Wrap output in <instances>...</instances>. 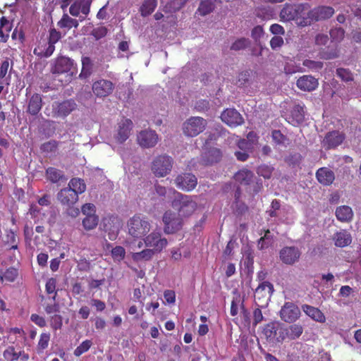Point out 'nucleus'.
I'll list each match as a JSON object with an SVG mask.
<instances>
[{"label":"nucleus","instance_id":"obj_37","mask_svg":"<svg viewBox=\"0 0 361 361\" xmlns=\"http://www.w3.org/2000/svg\"><path fill=\"white\" fill-rule=\"evenodd\" d=\"M222 157L221 151L218 148H211L205 152L206 162L208 164L219 162Z\"/></svg>","mask_w":361,"mask_h":361},{"label":"nucleus","instance_id":"obj_11","mask_svg":"<svg viewBox=\"0 0 361 361\" xmlns=\"http://www.w3.org/2000/svg\"><path fill=\"white\" fill-rule=\"evenodd\" d=\"M175 183L178 189L183 191H192L197 185L196 176L190 173H184L177 176Z\"/></svg>","mask_w":361,"mask_h":361},{"label":"nucleus","instance_id":"obj_26","mask_svg":"<svg viewBox=\"0 0 361 361\" xmlns=\"http://www.w3.org/2000/svg\"><path fill=\"white\" fill-rule=\"evenodd\" d=\"M316 177L319 183L323 185H330L335 179L333 171L326 167L319 168L316 172Z\"/></svg>","mask_w":361,"mask_h":361},{"label":"nucleus","instance_id":"obj_60","mask_svg":"<svg viewBox=\"0 0 361 361\" xmlns=\"http://www.w3.org/2000/svg\"><path fill=\"white\" fill-rule=\"evenodd\" d=\"M126 251L121 246H116L111 250V255L114 259L121 261L125 257Z\"/></svg>","mask_w":361,"mask_h":361},{"label":"nucleus","instance_id":"obj_33","mask_svg":"<svg viewBox=\"0 0 361 361\" xmlns=\"http://www.w3.org/2000/svg\"><path fill=\"white\" fill-rule=\"evenodd\" d=\"M156 253L151 249L146 248L137 252H133L131 255L132 259L135 262H147L151 260Z\"/></svg>","mask_w":361,"mask_h":361},{"label":"nucleus","instance_id":"obj_22","mask_svg":"<svg viewBox=\"0 0 361 361\" xmlns=\"http://www.w3.org/2000/svg\"><path fill=\"white\" fill-rule=\"evenodd\" d=\"M297 87L305 92H312L317 89L319 82L317 78L310 75H305L300 77L296 81Z\"/></svg>","mask_w":361,"mask_h":361},{"label":"nucleus","instance_id":"obj_62","mask_svg":"<svg viewBox=\"0 0 361 361\" xmlns=\"http://www.w3.org/2000/svg\"><path fill=\"white\" fill-rule=\"evenodd\" d=\"M106 34L107 29L104 26H99L92 30V35H93L97 39L104 37Z\"/></svg>","mask_w":361,"mask_h":361},{"label":"nucleus","instance_id":"obj_38","mask_svg":"<svg viewBox=\"0 0 361 361\" xmlns=\"http://www.w3.org/2000/svg\"><path fill=\"white\" fill-rule=\"evenodd\" d=\"M57 25L60 28L70 30L72 27H77L78 23L76 19L71 18L68 14H63L61 19L58 22Z\"/></svg>","mask_w":361,"mask_h":361},{"label":"nucleus","instance_id":"obj_9","mask_svg":"<svg viewBox=\"0 0 361 361\" xmlns=\"http://www.w3.org/2000/svg\"><path fill=\"white\" fill-rule=\"evenodd\" d=\"M54 74L68 73L69 79L75 74L73 61L66 56L58 57L54 67L51 69Z\"/></svg>","mask_w":361,"mask_h":361},{"label":"nucleus","instance_id":"obj_12","mask_svg":"<svg viewBox=\"0 0 361 361\" xmlns=\"http://www.w3.org/2000/svg\"><path fill=\"white\" fill-rule=\"evenodd\" d=\"M300 315L299 307L293 302H286L280 310L281 319L288 323L295 322Z\"/></svg>","mask_w":361,"mask_h":361},{"label":"nucleus","instance_id":"obj_58","mask_svg":"<svg viewBox=\"0 0 361 361\" xmlns=\"http://www.w3.org/2000/svg\"><path fill=\"white\" fill-rule=\"evenodd\" d=\"M90 348V340H85L75 348L74 350V355L77 357H79L84 353L87 352Z\"/></svg>","mask_w":361,"mask_h":361},{"label":"nucleus","instance_id":"obj_32","mask_svg":"<svg viewBox=\"0 0 361 361\" xmlns=\"http://www.w3.org/2000/svg\"><path fill=\"white\" fill-rule=\"evenodd\" d=\"M336 216L341 222H350L353 219V212L349 206H340L336 209Z\"/></svg>","mask_w":361,"mask_h":361},{"label":"nucleus","instance_id":"obj_54","mask_svg":"<svg viewBox=\"0 0 361 361\" xmlns=\"http://www.w3.org/2000/svg\"><path fill=\"white\" fill-rule=\"evenodd\" d=\"M330 36L332 41L339 42L343 38L345 35V31L341 27H335L330 30Z\"/></svg>","mask_w":361,"mask_h":361},{"label":"nucleus","instance_id":"obj_27","mask_svg":"<svg viewBox=\"0 0 361 361\" xmlns=\"http://www.w3.org/2000/svg\"><path fill=\"white\" fill-rule=\"evenodd\" d=\"M115 219L114 216L104 217L100 224V228L105 232H109V238L111 240L116 239L117 235V232H115L117 229L115 226Z\"/></svg>","mask_w":361,"mask_h":361},{"label":"nucleus","instance_id":"obj_55","mask_svg":"<svg viewBox=\"0 0 361 361\" xmlns=\"http://www.w3.org/2000/svg\"><path fill=\"white\" fill-rule=\"evenodd\" d=\"M56 280L54 278H50L47 280L46 285H45V290L47 294H52L54 293V296L52 297V299L55 300L56 297Z\"/></svg>","mask_w":361,"mask_h":361},{"label":"nucleus","instance_id":"obj_48","mask_svg":"<svg viewBox=\"0 0 361 361\" xmlns=\"http://www.w3.org/2000/svg\"><path fill=\"white\" fill-rule=\"evenodd\" d=\"M82 71L79 76L80 78H87L90 75V57H82Z\"/></svg>","mask_w":361,"mask_h":361},{"label":"nucleus","instance_id":"obj_47","mask_svg":"<svg viewBox=\"0 0 361 361\" xmlns=\"http://www.w3.org/2000/svg\"><path fill=\"white\" fill-rule=\"evenodd\" d=\"M82 212L86 215L82 220V226L86 231L90 230V203H86L82 207Z\"/></svg>","mask_w":361,"mask_h":361},{"label":"nucleus","instance_id":"obj_4","mask_svg":"<svg viewBox=\"0 0 361 361\" xmlns=\"http://www.w3.org/2000/svg\"><path fill=\"white\" fill-rule=\"evenodd\" d=\"M173 164V160L171 157L161 154L154 158L152 162L151 169L155 176L161 178L171 172Z\"/></svg>","mask_w":361,"mask_h":361},{"label":"nucleus","instance_id":"obj_39","mask_svg":"<svg viewBox=\"0 0 361 361\" xmlns=\"http://www.w3.org/2000/svg\"><path fill=\"white\" fill-rule=\"evenodd\" d=\"M68 188L76 192L77 195H79L85 192L86 185L83 180L73 178L69 181Z\"/></svg>","mask_w":361,"mask_h":361},{"label":"nucleus","instance_id":"obj_59","mask_svg":"<svg viewBox=\"0 0 361 361\" xmlns=\"http://www.w3.org/2000/svg\"><path fill=\"white\" fill-rule=\"evenodd\" d=\"M6 240L7 243L12 244L11 249L16 250L18 248V238L13 231L8 230L6 231Z\"/></svg>","mask_w":361,"mask_h":361},{"label":"nucleus","instance_id":"obj_6","mask_svg":"<svg viewBox=\"0 0 361 361\" xmlns=\"http://www.w3.org/2000/svg\"><path fill=\"white\" fill-rule=\"evenodd\" d=\"M143 242L147 247H149L155 253H160L168 245L167 239L162 237L159 231H153L147 234L143 238Z\"/></svg>","mask_w":361,"mask_h":361},{"label":"nucleus","instance_id":"obj_51","mask_svg":"<svg viewBox=\"0 0 361 361\" xmlns=\"http://www.w3.org/2000/svg\"><path fill=\"white\" fill-rule=\"evenodd\" d=\"M336 75L344 82H350L353 80V75L348 69L339 68L336 69Z\"/></svg>","mask_w":361,"mask_h":361},{"label":"nucleus","instance_id":"obj_36","mask_svg":"<svg viewBox=\"0 0 361 361\" xmlns=\"http://www.w3.org/2000/svg\"><path fill=\"white\" fill-rule=\"evenodd\" d=\"M18 276V269L11 267L6 269L4 271H0V280L7 282H14Z\"/></svg>","mask_w":361,"mask_h":361},{"label":"nucleus","instance_id":"obj_19","mask_svg":"<svg viewBox=\"0 0 361 361\" xmlns=\"http://www.w3.org/2000/svg\"><path fill=\"white\" fill-rule=\"evenodd\" d=\"M57 199L62 205L71 207L78 200V195L67 187L58 192Z\"/></svg>","mask_w":361,"mask_h":361},{"label":"nucleus","instance_id":"obj_17","mask_svg":"<svg viewBox=\"0 0 361 361\" xmlns=\"http://www.w3.org/2000/svg\"><path fill=\"white\" fill-rule=\"evenodd\" d=\"M334 13L331 6H319L310 11L311 24L314 22L325 20L330 18Z\"/></svg>","mask_w":361,"mask_h":361},{"label":"nucleus","instance_id":"obj_42","mask_svg":"<svg viewBox=\"0 0 361 361\" xmlns=\"http://www.w3.org/2000/svg\"><path fill=\"white\" fill-rule=\"evenodd\" d=\"M273 235H271L270 231H265L264 236L261 237L257 242V247L259 250L268 248L273 243Z\"/></svg>","mask_w":361,"mask_h":361},{"label":"nucleus","instance_id":"obj_21","mask_svg":"<svg viewBox=\"0 0 361 361\" xmlns=\"http://www.w3.org/2000/svg\"><path fill=\"white\" fill-rule=\"evenodd\" d=\"M305 105L297 104H295L290 111V114L286 116V120L291 125L295 126L302 123L305 120Z\"/></svg>","mask_w":361,"mask_h":361},{"label":"nucleus","instance_id":"obj_16","mask_svg":"<svg viewBox=\"0 0 361 361\" xmlns=\"http://www.w3.org/2000/svg\"><path fill=\"white\" fill-rule=\"evenodd\" d=\"M114 89V83L108 80L101 79L92 84V91L98 97L109 96L112 93Z\"/></svg>","mask_w":361,"mask_h":361},{"label":"nucleus","instance_id":"obj_34","mask_svg":"<svg viewBox=\"0 0 361 361\" xmlns=\"http://www.w3.org/2000/svg\"><path fill=\"white\" fill-rule=\"evenodd\" d=\"M12 29V25L5 16L0 18V38L1 42H6L9 37V32Z\"/></svg>","mask_w":361,"mask_h":361},{"label":"nucleus","instance_id":"obj_23","mask_svg":"<svg viewBox=\"0 0 361 361\" xmlns=\"http://www.w3.org/2000/svg\"><path fill=\"white\" fill-rule=\"evenodd\" d=\"M45 178L47 181L57 185L65 183L68 180L63 171L52 166L46 169Z\"/></svg>","mask_w":361,"mask_h":361},{"label":"nucleus","instance_id":"obj_10","mask_svg":"<svg viewBox=\"0 0 361 361\" xmlns=\"http://www.w3.org/2000/svg\"><path fill=\"white\" fill-rule=\"evenodd\" d=\"M76 104L73 99L55 102L52 104V116L56 118H65L76 109Z\"/></svg>","mask_w":361,"mask_h":361},{"label":"nucleus","instance_id":"obj_7","mask_svg":"<svg viewBox=\"0 0 361 361\" xmlns=\"http://www.w3.org/2000/svg\"><path fill=\"white\" fill-rule=\"evenodd\" d=\"M61 38V32L57 31L55 28H51L49 30L47 47L45 49H42L39 47L35 48L33 51L34 54L40 57H49L55 50V44L58 42Z\"/></svg>","mask_w":361,"mask_h":361},{"label":"nucleus","instance_id":"obj_63","mask_svg":"<svg viewBox=\"0 0 361 361\" xmlns=\"http://www.w3.org/2000/svg\"><path fill=\"white\" fill-rule=\"evenodd\" d=\"M250 73L249 71H243L239 73L238 82L239 86L245 85L249 80Z\"/></svg>","mask_w":361,"mask_h":361},{"label":"nucleus","instance_id":"obj_20","mask_svg":"<svg viewBox=\"0 0 361 361\" xmlns=\"http://www.w3.org/2000/svg\"><path fill=\"white\" fill-rule=\"evenodd\" d=\"M280 259L286 264H293L300 257V250L295 247H285L279 252Z\"/></svg>","mask_w":361,"mask_h":361},{"label":"nucleus","instance_id":"obj_24","mask_svg":"<svg viewBox=\"0 0 361 361\" xmlns=\"http://www.w3.org/2000/svg\"><path fill=\"white\" fill-rule=\"evenodd\" d=\"M133 127V122L129 118H123L118 123V133L116 137V140L120 142H124L128 137Z\"/></svg>","mask_w":361,"mask_h":361},{"label":"nucleus","instance_id":"obj_8","mask_svg":"<svg viewBox=\"0 0 361 361\" xmlns=\"http://www.w3.org/2000/svg\"><path fill=\"white\" fill-rule=\"evenodd\" d=\"M313 355V348L300 342L294 343L290 352V356L295 361H310Z\"/></svg>","mask_w":361,"mask_h":361},{"label":"nucleus","instance_id":"obj_41","mask_svg":"<svg viewBox=\"0 0 361 361\" xmlns=\"http://www.w3.org/2000/svg\"><path fill=\"white\" fill-rule=\"evenodd\" d=\"M274 290V289L272 283H271L269 281H262L259 284L258 287L256 288L255 293L256 294H259L260 293H262V295L263 297H265L267 295L271 296Z\"/></svg>","mask_w":361,"mask_h":361},{"label":"nucleus","instance_id":"obj_30","mask_svg":"<svg viewBox=\"0 0 361 361\" xmlns=\"http://www.w3.org/2000/svg\"><path fill=\"white\" fill-rule=\"evenodd\" d=\"M254 173L247 169H243L236 172L234 179L240 185H248L253 182Z\"/></svg>","mask_w":361,"mask_h":361},{"label":"nucleus","instance_id":"obj_45","mask_svg":"<svg viewBox=\"0 0 361 361\" xmlns=\"http://www.w3.org/2000/svg\"><path fill=\"white\" fill-rule=\"evenodd\" d=\"M51 335L49 333H42L40 334L39 340L37 346L38 353H43L44 350L47 348L50 341Z\"/></svg>","mask_w":361,"mask_h":361},{"label":"nucleus","instance_id":"obj_49","mask_svg":"<svg viewBox=\"0 0 361 361\" xmlns=\"http://www.w3.org/2000/svg\"><path fill=\"white\" fill-rule=\"evenodd\" d=\"M49 321L53 330L56 331L61 329L63 324V318L60 314H55L50 316Z\"/></svg>","mask_w":361,"mask_h":361},{"label":"nucleus","instance_id":"obj_5","mask_svg":"<svg viewBox=\"0 0 361 361\" xmlns=\"http://www.w3.org/2000/svg\"><path fill=\"white\" fill-rule=\"evenodd\" d=\"M207 122L200 116H192L183 126V133L188 137H195L204 131Z\"/></svg>","mask_w":361,"mask_h":361},{"label":"nucleus","instance_id":"obj_14","mask_svg":"<svg viewBox=\"0 0 361 361\" xmlns=\"http://www.w3.org/2000/svg\"><path fill=\"white\" fill-rule=\"evenodd\" d=\"M310 5L308 3L297 4L295 11V20L294 21L300 27H306L311 25Z\"/></svg>","mask_w":361,"mask_h":361},{"label":"nucleus","instance_id":"obj_64","mask_svg":"<svg viewBox=\"0 0 361 361\" xmlns=\"http://www.w3.org/2000/svg\"><path fill=\"white\" fill-rule=\"evenodd\" d=\"M283 44V39L281 36H274L270 40V46L272 49H276Z\"/></svg>","mask_w":361,"mask_h":361},{"label":"nucleus","instance_id":"obj_46","mask_svg":"<svg viewBox=\"0 0 361 361\" xmlns=\"http://www.w3.org/2000/svg\"><path fill=\"white\" fill-rule=\"evenodd\" d=\"M214 9V2L211 0H204L201 1L198 8V11L201 16H206L212 12Z\"/></svg>","mask_w":361,"mask_h":361},{"label":"nucleus","instance_id":"obj_2","mask_svg":"<svg viewBox=\"0 0 361 361\" xmlns=\"http://www.w3.org/2000/svg\"><path fill=\"white\" fill-rule=\"evenodd\" d=\"M173 208L183 218L190 217L197 209V203L192 196L177 192L171 202Z\"/></svg>","mask_w":361,"mask_h":361},{"label":"nucleus","instance_id":"obj_61","mask_svg":"<svg viewBox=\"0 0 361 361\" xmlns=\"http://www.w3.org/2000/svg\"><path fill=\"white\" fill-rule=\"evenodd\" d=\"M243 301L239 297L234 298L231 301L230 313L232 316H236L238 314L239 305Z\"/></svg>","mask_w":361,"mask_h":361},{"label":"nucleus","instance_id":"obj_31","mask_svg":"<svg viewBox=\"0 0 361 361\" xmlns=\"http://www.w3.org/2000/svg\"><path fill=\"white\" fill-rule=\"evenodd\" d=\"M302 309L303 312L313 320L320 323L325 322L326 317L319 309L309 305H302Z\"/></svg>","mask_w":361,"mask_h":361},{"label":"nucleus","instance_id":"obj_3","mask_svg":"<svg viewBox=\"0 0 361 361\" xmlns=\"http://www.w3.org/2000/svg\"><path fill=\"white\" fill-rule=\"evenodd\" d=\"M164 232L166 234H173L181 230L184 224L183 218L171 209L165 211L162 216Z\"/></svg>","mask_w":361,"mask_h":361},{"label":"nucleus","instance_id":"obj_53","mask_svg":"<svg viewBox=\"0 0 361 361\" xmlns=\"http://www.w3.org/2000/svg\"><path fill=\"white\" fill-rule=\"evenodd\" d=\"M188 0H171L166 6L171 12L179 11Z\"/></svg>","mask_w":361,"mask_h":361},{"label":"nucleus","instance_id":"obj_25","mask_svg":"<svg viewBox=\"0 0 361 361\" xmlns=\"http://www.w3.org/2000/svg\"><path fill=\"white\" fill-rule=\"evenodd\" d=\"M42 105L41 94L34 93L28 99L27 113L32 116H37L40 112Z\"/></svg>","mask_w":361,"mask_h":361},{"label":"nucleus","instance_id":"obj_44","mask_svg":"<svg viewBox=\"0 0 361 361\" xmlns=\"http://www.w3.org/2000/svg\"><path fill=\"white\" fill-rule=\"evenodd\" d=\"M277 326L273 324H267L263 330V334L269 341H274L277 335Z\"/></svg>","mask_w":361,"mask_h":361},{"label":"nucleus","instance_id":"obj_43","mask_svg":"<svg viewBox=\"0 0 361 361\" xmlns=\"http://www.w3.org/2000/svg\"><path fill=\"white\" fill-rule=\"evenodd\" d=\"M303 332V328L300 324H292L286 329V335L288 338L294 340L299 338Z\"/></svg>","mask_w":361,"mask_h":361},{"label":"nucleus","instance_id":"obj_40","mask_svg":"<svg viewBox=\"0 0 361 361\" xmlns=\"http://www.w3.org/2000/svg\"><path fill=\"white\" fill-rule=\"evenodd\" d=\"M250 44L251 42L248 38L240 37L232 43L230 49L235 51L245 50L250 47Z\"/></svg>","mask_w":361,"mask_h":361},{"label":"nucleus","instance_id":"obj_1","mask_svg":"<svg viewBox=\"0 0 361 361\" xmlns=\"http://www.w3.org/2000/svg\"><path fill=\"white\" fill-rule=\"evenodd\" d=\"M151 228L148 217L140 214L133 215L127 221L128 233L134 239H143Z\"/></svg>","mask_w":361,"mask_h":361},{"label":"nucleus","instance_id":"obj_57","mask_svg":"<svg viewBox=\"0 0 361 361\" xmlns=\"http://www.w3.org/2000/svg\"><path fill=\"white\" fill-rule=\"evenodd\" d=\"M271 137L273 140L277 145H284L288 140L286 136H285L280 130H274L271 133Z\"/></svg>","mask_w":361,"mask_h":361},{"label":"nucleus","instance_id":"obj_15","mask_svg":"<svg viewBox=\"0 0 361 361\" xmlns=\"http://www.w3.org/2000/svg\"><path fill=\"white\" fill-rule=\"evenodd\" d=\"M345 138V133L338 130L328 132L322 142L326 149H334L341 145Z\"/></svg>","mask_w":361,"mask_h":361},{"label":"nucleus","instance_id":"obj_52","mask_svg":"<svg viewBox=\"0 0 361 361\" xmlns=\"http://www.w3.org/2000/svg\"><path fill=\"white\" fill-rule=\"evenodd\" d=\"M302 65L311 71H319L321 70L324 66L323 62L310 59L304 60Z\"/></svg>","mask_w":361,"mask_h":361},{"label":"nucleus","instance_id":"obj_50","mask_svg":"<svg viewBox=\"0 0 361 361\" xmlns=\"http://www.w3.org/2000/svg\"><path fill=\"white\" fill-rule=\"evenodd\" d=\"M3 357L6 361H17L18 356L15 347L13 345L7 347L3 352Z\"/></svg>","mask_w":361,"mask_h":361},{"label":"nucleus","instance_id":"obj_28","mask_svg":"<svg viewBox=\"0 0 361 361\" xmlns=\"http://www.w3.org/2000/svg\"><path fill=\"white\" fill-rule=\"evenodd\" d=\"M333 240L336 247H344L352 242L351 234L346 230H341L334 233Z\"/></svg>","mask_w":361,"mask_h":361},{"label":"nucleus","instance_id":"obj_35","mask_svg":"<svg viewBox=\"0 0 361 361\" xmlns=\"http://www.w3.org/2000/svg\"><path fill=\"white\" fill-rule=\"evenodd\" d=\"M157 6V0H145L140 7L142 16L146 17L152 14Z\"/></svg>","mask_w":361,"mask_h":361},{"label":"nucleus","instance_id":"obj_56","mask_svg":"<svg viewBox=\"0 0 361 361\" xmlns=\"http://www.w3.org/2000/svg\"><path fill=\"white\" fill-rule=\"evenodd\" d=\"M58 147V142L55 140H49L48 142H46L43 143L40 149L43 152L47 153H51L54 152Z\"/></svg>","mask_w":361,"mask_h":361},{"label":"nucleus","instance_id":"obj_29","mask_svg":"<svg viewBox=\"0 0 361 361\" xmlns=\"http://www.w3.org/2000/svg\"><path fill=\"white\" fill-rule=\"evenodd\" d=\"M297 4H285L281 10L279 16L283 22L294 21L295 20V11Z\"/></svg>","mask_w":361,"mask_h":361},{"label":"nucleus","instance_id":"obj_18","mask_svg":"<svg viewBox=\"0 0 361 361\" xmlns=\"http://www.w3.org/2000/svg\"><path fill=\"white\" fill-rule=\"evenodd\" d=\"M221 121L231 128L242 125L244 119L241 114L234 109H227L221 115Z\"/></svg>","mask_w":361,"mask_h":361},{"label":"nucleus","instance_id":"obj_13","mask_svg":"<svg viewBox=\"0 0 361 361\" xmlns=\"http://www.w3.org/2000/svg\"><path fill=\"white\" fill-rule=\"evenodd\" d=\"M158 140L159 136L156 131L150 129L141 130L137 135V143L142 148L154 147Z\"/></svg>","mask_w":361,"mask_h":361}]
</instances>
